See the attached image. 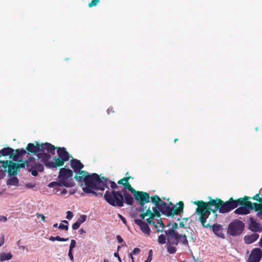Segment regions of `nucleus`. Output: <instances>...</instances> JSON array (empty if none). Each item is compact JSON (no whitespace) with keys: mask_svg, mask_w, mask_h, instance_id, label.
Segmentation results:
<instances>
[{"mask_svg":"<svg viewBox=\"0 0 262 262\" xmlns=\"http://www.w3.org/2000/svg\"><path fill=\"white\" fill-rule=\"evenodd\" d=\"M133 255H132V253H130L129 254V256L132 259V262H134V258H133Z\"/></svg>","mask_w":262,"mask_h":262,"instance_id":"52","label":"nucleus"},{"mask_svg":"<svg viewBox=\"0 0 262 262\" xmlns=\"http://www.w3.org/2000/svg\"><path fill=\"white\" fill-rule=\"evenodd\" d=\"M248 199L249 197L245 196L244 198H239L236 200H233L232 198H230L226 202L216 199L212 200L208 203H205L203 201L194 202L193 203L198 206L196 212L200 215V219L202 225L205 227H210L213 223L210 220L207 221L208 216L210 214L209 210L212 211L213 213H215L217 210L222 213H227L237 207L239 204H242L243 201Z\"/></svg>","mask_w":262,"mask_h":262,"instance_id":"1","label":"nucleus"},{"mask_svg":"<svg viewBox=\"0 0 262 262\" xmlns=\"http://www.w3.org/2000/svg\"><path fill=\"white\" fill-rule=\"evenodd\" d=\"M242 206L234 210V212L236 214L246 215L250 213L253 209V204L251 202L247 201L243 203Z\"/></svg>","mask_w":262,"mask_h":262,"instance_id":"12","label":"nucleus"},{"mask_svg":"<svg viewBox=\"0 0 262 262\" xmlns=\"http://www.w3.org/2000/svg\"><path fill=\"white\" fill-rule=\"evenodd\" d=\"M26 186L28 188H33L35 186V184L32 183H29L26 184Z\"/></svg>","mask_w":262,"mask_h":262,"instance_id":"37","label":"nucleus"},{"mask_svg":"<svg viewBox=\"0 0 262 262\" xmlns=\"http://www.w3.org/2000/svg\"><path fill=\"white\" fill-rule=\"evenodd\" d=\"M249 229L253 232H260L262 231L261 226L255 220L251 219L249 225Z\"/></svg>","mask_w":262,"mask_h":262,"instance_id":"15","label":"nucleus"},{"mask_svg":"<svg viewBox=\"0 0 262 262\" xmlns=\"http://www.w3.org/2000/svg\"><path fill=\"white\" fill-rule=\"evenodd\" d=\"M7 184L10 186H17L18 184V180L16 177L13 176L7 181Z\"/></svg>","mask_w":262,"mask_h":262,"instance_id":"21","label":"nucleus"},{"mask_svg":"<svg viewBox=\"0 0 262 262\" xmlns=\"http://www.w3.org/2000/svg\"><path fill=\"white\" fill-rule=\"evenodd\" d=\"M99 2V0H93L91 3L89 4V6L90 7L95 6L98 4Z\"/></svg>","mask_w":262,"mask_h":262,"instance_id":"31","label":"nucleus"},{"mask_svg":"<svg viewBox=\"0 0 262 262\" xmlns=\"http://www.w3.org/2000/svg\"><path fill=\"white\" fill-rule=\"evenodd\" d=\"M150 255L152 256V250H150L149 251V255Z\"/></svg>","mask_w":262,"mask_h":262,"instance_id":"58","label":"nucleus"},{"mask_svg":"<svg viewBox=\"0 0 262 262\" xmlns=\"http://www.w3.org/2000/svg\"><path fill=\"white\" fill-rule=\"evenodd\" d=\"M67 190L66 189H63L58 194H63L67 193Z\"/></svg>","mask_w":262,"mask_h":262,"instance_id":"48","label":"nucleus"},{"mask_svg":"<svg viewBox=\"0 0 262 262\" xmlns=\"http://www.w3.org/2000/svg\"><path fill=\"white\" fill-rule=\"evenodd\" d=\"M49 240H50L51 241H60V242H66L68 240V238H64L60 237L59 236H56V237L51 236L49 238Z\"/></svg>","mask_w":262,"mask_h":262,"instance_id":"25","label":"nucleus"},{"mask_svg":"<svg viewBox=\"0 0 262 262\" xmlns=\"http://www.w3.org/2000/svg\"><path fill=\"white\" fill-rule=\"evenodd\" d=\"M12 257V255L10 253H1L0 254V261H3L10 259Z\"/></svg>","mask_w":262,"mask_h":262,"instance_id":"22","label":"nucleus"},{"mask_svg":"<svg viewBox=\"0 0 262 262\" xmlns=\"http://www.w3.org/2000/svg\"><path fill=\"white\" fill-rule=\"evenodd\" d=\"M259 246L262 248V238L259 240Z\"/></svg>","mask_w":262,"mask_h":262,"instance_id":"53","label":"nucleus"},{"mask_svg":"<svg viewBox=\"0 0 262 262\" xmlns=\"http://www.w3.org/2000/svg\"><path fill=\"white\" fill-rule=\"evenodd\" d=\"M116 238H117V239L118 240V241L119 243H121V242H123V239L122 238V237L120 235H117Z\"/></svg>","mask_w":262,"mask_h":262,"instance_id":"46","label":"nucleus"},{"mask_svg":"<svg viewBox=\"0 0 262 262\" xmlns=\"http://www.w3.org/2000/svg\"><path fill=\"white\" fill-rule=\"evenodd\" d=\"M58 228L60 229L65 230L66 231H68L69 229V227L67 226V225H64L62 224H60Z\"/></svg>","mask_w":262,"mask_h":262,"instance_id":"32","label":"nucleus"},{"mask_svg":"<svg viewBox=\"0 0 262 262\" xmlns=\"http://www.w3.org/2000/svg\"><path fill=\"white\" fill-rule=\"evenodd\" d=\"M104 198L107 202L112 206L122 207L123 205V196L121 192L115 191L111 192L106 191Z\"/></svg>","mask_w":262,"mask_h":262,"instance_id":"8","label":"nucleus"},{"mask_svg":"<svg viewBox=\"0 0 262 262\" xmlns=\"http://www.w3.org/2000/svg\"><path fill=\"white\" fill-rule=\"evenodd\" d=\"M86 220V216L85 215H81L77 220V221L81 225Z\"/></svg>","mask_w":262,"mask_h":262,"instance_id":"30","label":"nucleus"},{"mask_svg":"<svg viewBox=\"0 0 262 262\" xmlns=\"http://www.w3.org/2000/svg\"><path fill=\"white\" fill-rule=\"evenodd\" d=\"M16 154L14 156L13 160L16 161L20 155L26 154V151L24 149H18L16 150Z\"/></svg>","mask_w":262,"mask_h":262,"instance_id":"23","label":"nucleus"},{"mask_svg":"<svg viewBox=\"0 0 262 262\" xmlns=\"http://www.w3.org/2000/svg\"><path fill=\"white\" fill-rule=\"evenodd\" d=\"M62 222L64 223L65 224L64 225H67V226H68L69 225V223L66 220H63V221H62Z\"/></svg>","mask_w":262,"mask_h":262,"instance_id":"51","label":"nucleus"},{"mask_svg":"<svg viewBox=\"0 0 262 262\" xmlns=\"http://www.w3.org/2000/svg\"><path fill=\"white\" fill-rule=\"evenodd\" d=\"M80 232H81V233L84 232V230H83L82 229H81L80 230Z\"/></svg>","mask_w":262,"mask_h":262,"instance_id":"60","label":"nucleus"},{"mask_svg":"<svg viewBox=\"0 0 262 262\" xmlns=\"http://www.w3.org/2000/svg\"><path fill=\"white\" fill-rule=\"evenodd\" d=\"M140 251V249L138 248H136L134 249V250L133 251V252L131 253H132V255H136L137 254H138Z\"/></svg>","mask_w":262,"mask_h":262,"instance_id":"38","label":"nucleus"},{"mask_svg":"<svg viewBox=\"0 0 262 262\" xmlns=\"http://www.w3.org/2000/svg\"><path fill=\"white\" fill-rule=\"evenodd\" d=\"M118 216L123 221V223L126 224V220L124 217L119 214H118Z\"/></svg>","mask_w":262,"mask_h":262,"instance_id":"45","label":"nucleus"},{"mask_svg":"<svg viewBox=\"0 0 262 262\" xmlns=\"http://www.w3.org/2000/svg\"><path fill=\"white\" fill-rule=\"evenodd\" d=\"M184 207V204L182 202H180L179 203L172 207L170 210L171 214H178L182 212Z\"/></svg>","mask_w":262,"mask_h":262,"instance_id":"17","label":"nucleus"},{"mask_svg":"<svg viewBox=\"0 0 262 262\" xmlns=\"http://www.w3.org/2000/svg\"><path fill=\"white\" fill-rule=\"evenodd\" d=\"M152 203L154 204L155 207H152L151 209L147 205H142L140 207L139 210L141 212L139 215L142 220L146 219V222L151 224L152 223L151 220L154 219L156 216H160V211H164L167 209L166 204L163 202L162 200L157 195H155L151 198Z\"/></svg>","mask_w":262,"mask_h":262,"instance_id":"4","label":"nucleus"},{"mask_svg":"<svg viewBox=\"0 0 262 262\" xmlns=\"http://www.w3.org/2000/svg\"><path fill=\"white\" fill-rule=\"evenodd\" d=\"M68 255H69L70 259L71 260H73V259H74V257H73V254H72V250H69V253H68Z\"/></svg>","mask_w":262,"mask_h":262,"instance_id":"39","label":"nucleus"},{"mask_svg":"<svg viewBox=\"0 0 262 262\" xmlns=\"http://www.w3.org/2000/svg\"><path fill=\"white\" fill-rule=\"evenodd\" d=\"M212 230L213 233L217 236V237L222 238H224V235L223 233L222 227L221 226L219 225H212Z\"/></svg>","mask_w":262,"mask_h":262,"instance_id":"18","label":"nucleus"},{"mask_svg":"<svg viewBox=\"0 0 262 262\" xmlns=\"http://www.w3.org/2000/svg\"><path fill=\"white\" fill-rule=\"evenodd\" d=\"M14 150L10 147L4 148L0 150V154L3 156H8L13 154Z\"/></svg>","mask_w":262,"mask_h":262,"instance_id":"20","label":"nucleus"},{"mask_svg":"<svg viewBox=\"0 0 262 262\" xmlns=\"http://www.w3.org/2000/svg\"><path fill=\"white\" fill-rule=\"evenodd\" d=\"M114 255L115 257H117V258L118 259L119 262H121V258H120V257L118 252H115L114 253Z\"/></svg>","mask_w":262,"mask_h":262,"instance_id":"43","label":"nucleus"},{"mask_svg":"<svg viewBox=\"0 0 262 262\" xmlns=\"http://www.w3.org/2000/svg\"><path fill=\"white\" fill-rule=\"evenodd\" d=\"M76 242L74 239H72L70 245L69 250H73V249L75 247Z\"/></svg>","mask_w":262,"mask_h":262,"instance_id":"33","label":"nucleus"},{"mask_svg":"<svg viewBox=\"0 0 262 262\" xmlns=\"http://www.w3.org/2000/svg\"><path fill=\"white\" fill-rule=\"evenodd\" d=\"M262 257V251L259 248H255L251 251L248 262H259Z\"/></svg>","mask_w":262,"mask_h":262,"instance_id":"13","label":"nucleus"},{"mask_svg":"<svg viewBox=\"0 0 262 262\" xmlns=\"http://www.w3.org/2000/svg\"><path fill=\"white\" fill-rule=\"evenodd\" d=\"M253 208H254L256 211L262 210V204L252 203Z\"/></svg>","mask_w":262,"mask_h":262,"instance_id":"29","label":"nucleus"},{"mask_svg":"<svg viewBox=\"0 0 262 262\" xmlns=\"http://www.w3.org/2000/svg\"><path fill=\"white\" fill-rule=\"evenodd\" d=\"M103 262H109L108 260L107 259H104Z\"/></svg>","mask_w":262,"mask_h":262,"instance_id":"59","label":"nucleus"},{"mask_svg":"<svg viewBox=\"0 0 262 262\" xmlns=\"http://www.w3.org/2000/svg\"><path fill=\"white\" fill-rule=\"evenodd\" d=\"M2 166L4 168L8 167V173L10 176L16 175L19 170V168L24 167L25 163L16 164L11 161H5L1 162Z\"/></svg>","mask_w":262,"mask_h":262,"instance_id":"11","label":"nucleus"},{"mask_svg":"<svg viewBox=\"0 0 262 262\" xmlns=\"http://www.w3.org/2000/svg\"><path fill=\"white\" fill-rule=\"evenodd\" d=\"M43 168L42 166H40L39 168H38V170L39 171H42L43 170Z\"/></svg>","mask_w":262,"mask_h":262,"instance_id":"54","label":"nucleus"},{"mask_svg":"<svg viewBox=\"0 0 262 262\" xmlns=\"http://www.w3.org/2000/svg\"><path fill=\"white\" fill-rule=\"evenodd\" d=\"M180 226L181 227L184 228V225L183 223H181L180 224Z\"/></svg>","mask_w":262,"mask_h":262,"instance_id":"57","label":"nucleus"},{"mask_svg":"<svg viewBox=\"0 0 262 262\" xmlns=\"http://www.w3.org/2000/svg\"><path fill=\"white\" fill-rule=\"evenodd\" d=\"M154 226L157 232L162 231V229L164 227V225L161 221L158 222L157 224H154Z\"/></svg>","mask_w":262,"mask_h":262,"instance_id":"28","label":"nucleus"},{"mask_svg":"<svg viewBox=\"0 0 262 262\" xmlns=\"http://www.w3.org/2000/svg\"><path fill=\"white\" fill-rule=\"evenodd\" d=\"M259 198H260L259 197V193H257L256 194L253 198L252 199L254 200H256L258 202V200H259Z\"/></svg>","mask_w":262,"mask_h":262,"instance_id":"42","label":"nucleus"},{"mask_svg":"<svg viewBox=\"0 0 262 262\" xmlns=\"http://www.w3.org/2000/svg\"><path fill=\"white\" fill-rule=\"evenodd\" d=\"M7 221V218L4 216L0 215V222H6Z\"/></svg>","mask_w":262,"mask_h":262,"instance_id":"41","label":"nucleus"},{"mask_svg":"<svg viewBox=\"0 0 262 262\" xmlns=\"http://www.w3.org/2000/svg\"><path fill=\"white\" fill-rule=\"evenodd\" d=\"M71 166L75 172L80 171L83 167V164L80 162V161L77 159H72L71 160Z\"/></svg>","mask_w":262,"mask_h":262,"instance_id":"16","label":"nucleus"},{"mask_svg":"<svg viewBox=\"0 0 262 262\" xmlns=\"http://www.w3.org/2000/svg\"><path fill=\"white\" fill-rule=\"evenodd\" d=\"M58 158H54L52 161L47 160L46 161L45 165L49 168H56L62 166L65 161H68L70 158V155L66 151L65 148H58L57 149Z\"/></svg>","mask_w":262,"mask_h":262,"instance_id":"7","label":"nucleus"},{"mask_svg":"<svg viewBox=\"0 0 262 262\" xmlns=\"http://www.w3.org/2000/svg\"><path fill=\"white\" fill-rule=\"evenodd\" d=\"M257 216L262 220V210L257 212Z\"/></svg>","mask_w":262,"mask_h":262,"instance_id":"44","label":"nucleus"},{"mask_svg":"<svg viewBox=\"0 0 262 262\" xmlns=\"http://www.w3.org/2000/svg\"><path fill=\"white\" fill-rule=\"evenodd\" d=\"M109 183L111 184V187H112V188L114 189L117 187V186L115 182L109 181Z\"/></svg>","mask_w":262,"mask_h":262,"instance_id":"40","label":"nucleus"},{"mask_svg":"<svg viewBox=\"0 0 262 262\" xmlns=\"http://www.w3.org/2000/svg\"><path fill=\"white\" fill-rule=\"evenodd\" d=\"M176 141H177V139H175V140H174V142H175V143L176 142Z\"/></svg>","mask_w":262,"mask_h":262,"instance_id":"62","label":"nucleus"},{"mask_svg":"<svg viewBox=\"0 0 262 262\" xmlns=\"http://www.w3.org/2000/svg\"><path fill=\"white\" fill-rule=\"evenodd\" d=\"M73 171L66 168H61L58 177V180L56 182H52L48 185L49 187L54 186H65L66 187H72L74 182L73 179Z\"/></svg>","mask_w":262,"mask_h":262,"instance_id":"6","label":"nucleus"},{"mask_svg":"<svg viewBox=\"0 0 262 262\" xmlns=\"http://www.w3.org/2000/svg\"><path fill=\"white\" fill-rule=\"evenodd\" d=\"M59 226H58V224L57 223H55L53 225V227H58Z\"/></svg>","mask_w":262,"mask_h":262,"instance_id":"55","label":"nucleus"},{"mask_svg":"<svg viewBox=\"0 0 262 262\" xmlns=\"http://www.w3.org/2000/svg\"><path fill=\"white\" fill-rule=\"evenodd\" d=\"M37 174V172L36 171L33 170L32 171V174L35 176Z\"/></svg>","mask_w":262,"mask_h":262,"instance_id":"50","label":"nucleus"},{"mask_svg":"<svg viewBox=\"0 0 262 262\" xmlns=\"http://www.w3.org/2000/svg\"><path fill=\"white\" fill-rule=\"evenodd\" d=\"M128 178H124L121 180H120L118 183L119 184H123V185H124L125 189H127V186L128 184H129V183H128Z\"/></svg>","mask_w":262,"mask_h":262,"instance_id":"27","label":"nucleus"},{"mask_svg":"<svg viewBox=\"0 0 262 262\" xmlns=\"http://www.w3.org/2000/svg\"><path fill=\"white\" fill-rule=\"evenodd\" d=\"M36 216L38 219L40 218L42 221L45 222L46 221V217L42 214L37 213Z\"/></svg>","mask_w":262,"mask_h":262,"instance_id":"36","label":"nucleus"},{"mask_svg":"<svg viewBox=\"0 0 262 262\" xmlns=\"http://www.w3.org/2000/svg\"><path fill=\"white\" fill-rule=\"evenodd\" d=\"M127 188L133 193L135 199L140 202L141 206L144 205V203L149 202L150 198L148 193L143 191H136L130 184H128Z\"/></svg>","mask_w":262,"mask_h":262,"instance_id":"10","label":"nucleus"},{"mask_svg":"<svg viewBox=\"0 0 262 262\" xmlns=\"http://www.w3.org/2000/svg\"><path fill=\"white\" fill-rule=\"evenodd\" d=\"M110 111V109L108 108V110H107L108 114H109Z\"/></svg>","mask_w":262,"mask_h":262,"instance_id":"61","label":"nucleus"},{"mask_svg":"<svg viewBox=\"0 0 262 262\" xmlns=\"http://www.w3.org/2000/svg\"><path fill=\"white\" fill-rule=\"evenodd\" d=\"M151 259H152L151 255H148L146 260L144 262H150L151 261Z\"/></svg>","mask_w":262,"mask_h":262,"instance_id":"47","label":"nucleus"},{"mask_svg":"<svg viewBox=\"0 0 262 262\" xmlns=\"http://www.w3.org/2000/svg\"><path fill=\"white\" fill-rule=\"evenodd\" d=\"M27 149L29 152L37 155L38 158L45 164L46 161L50 160L51 155L54 154L55 147L48 143L41 145L37 143L36 145L33 143H29L27 145Z\"/></svg>","mask_w":262,"mask_h":262,"instance_id":"5","label":"nucleus"},{"mask_svg":"<svg viewBox=\"0 0 262 262\" xmlns=\"http://www.w3.org/2000/svg\"><path fill=\"white\" fill-rule=\"evenodd\" d=\"M167 239L166 234H161L158 237V241L160 244H164L166 243V239Z\"/></svg>","mask_w":262,"mask_h":262,"instance_id":"26","label":"nucleus"},{"mask_svg":"<svg viewBox=\"0 0 262 262\" xmlns=\"http://www.w3.org/2000/svg\"><path fill=\"white\" fill-rule=\"evenodd\" d=\"M134 222L140 227V229L142 231V232L146 235H149L150 233V229L148 227V224L147 222H144L141 219H135Z\"/></svg>","mask_w":262,"mask_h":262,"instance_id":"14","label":"nucleus"},{"mask_svg":"<svg viewBox=\"0 0 262 262\" xmlns=\"http://www.w3.org/2000/svg\"><path fill=\"white\" fill-rule=\"evenodd\" d=\"M4 243V239L3 238L0 241V247L2 246Z\"/></svg>","mask_w":262,"mask_h":262,"instance_id":"49","label":"nucleus"},{"mask_svg":"<svg viewBox=\"0 0 262 262\" xmlns=\"http://www.w3.org/2000/svg\"><path fill=\"white\" fill-rule=\"evenodd\" d=\"M259 237L258 234L254 233L244 237V241L247 244H250L255 242Z\"/></svg>","mask_w":262,"mask_h":262,"instance_id":"19","label":"nucleus"},{"mask_svg":"<svg viewBox=\"0 0 262 262\" xmlns=\"http://www.w3.org/2000/svg\"><path fill=\"white\" fill-rule=\"evenodd\" d=\"M244 224L239 220H234L231 222L228 228V233L232 236H237L244 230Z\"/></svg>","mask_w":262,"mask_h":262,"instance_id":"9","label":"nucleus"},{"mask_svg":"<svg viewBox=\"0 0 262 262\" xmlns=\"http://www.w3.org/2000/svg\"><path fill=\"white\" fill-rule=\"evenodd\" d=\"M73 216V214L72 212L70 211H68L67 212V216L66 218L68 220H71Z\"/></svg>","mask_w":262,"mask_h":262,"instance_id":"35","label":"nucleus"},{"mask_svg":"<svg viewBox=\"0 0 262 262\" xmlns=\"http://www.w3.org/2000/svg\"><path fill=\"white\" fill-rule=\"evenodd\" d=\"M258 202L262 204V198H259Z\"/></svg>","mask_w":262,"mask_h":262,"instance_id":"56","label":"nucleus"},{"mask_svg":"<svg viewBox=\"0 0 262 262\" xmlns=\"http://www.w3.org/2000/svg\"><path fill=\"white\" fill-rule=\"evenodd\" d=\"M124 195L126 203L128 205H132L134 202L133 198L128 193H124Z\"/></svg>","mask_w":262,"mask_h":262,"instance_id":"24","label":"nucleus"},{"mask_svg":"<svg viewBox=\"0 0 262 262\" xmlns=\"http://www.w3.org/2000/svg\"><path fill=\"white\" fill-rule=\"evenodd\" d=\"M167 236V249L168 253L173 254L177 251L176 246L178 243L185 246H188L187 237L192 241L195 238L192 230H186L184 233H180L173 229H169L165 231Z\"/></svg>","mask_w":262,"mask_h":262,"instance_id":"3","label":"nucleus"},{"mask_svg":"<svg viewBox=\"0 0 262 262\" xmlns=\"http://www.w3.org/2000/svg\"><path fill=\"white\" fill-rule=\"evenodd\" d=\"M80 226V224L77 221H76L74 224H73L72 229L73 230H76L79 228Z\"/></svg>","mask_w":262,"mask_h":262,"instance_id":"34","label":"nucleus"},{"mask_svg":"<svg viewBox=\"0 0 262 262\" xmlns=\"http://www.w3.org/2000/svg\"><path fill=\"white\" fill-rule=\"evenodd\" d=\"M75 178L77 181L83 182V184H81L82 189L87 193L95 194V190H104L107 187V180L104 178L100 179L96 173L90 175L86 172L80 170L76 172Z\"/></svg>","mask_w":262,"mask_h":262,"instance_id":"2","label":"nucleus"}]
</instances>
